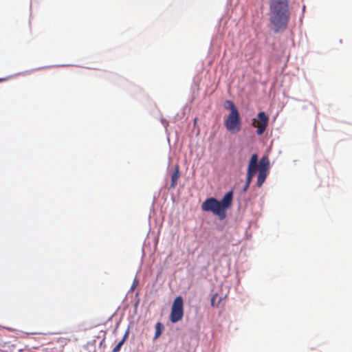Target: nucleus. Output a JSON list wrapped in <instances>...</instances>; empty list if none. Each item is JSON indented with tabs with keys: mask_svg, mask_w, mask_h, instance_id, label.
<instances>
[{
	"mask_svg": "<svg viewBox=\"0 0 352 352\" xmlns=\"http://www.w3.org/2000/svg\"><path fill=\"white\" fill-rule=\"evenodd\" d=\"M155 332L153 339L157 340L162 334L164 329V327L162 322H157L155 324Z\"/></svg>",
	"mask_w": 352,
	"mask_h": 352,
	"instance_id": "9d476101",
	"label": "nucleus"
},
{
	"mask_svg": "<svg viewBox=\"0 0 352 352\" xmlns=\"http://www.w3.org/2000/svg\"><path fill=\"white\" fill-rule=\"evenodd\" d=\"M226 129L232 134L236 133L241 131V122L239 111L229 113L224 122Z\"/></svg>",
	"mask_w": 352,
	"mask_h": 352,
	"instance_id": "7ed1b4c3",
	"label": "nucleus"
},
{
	"mask_svg": "<svg viewBox=\"0 0 352 352\" xmlns=\"http://www.w3.org/2000/svg\"><path fill=\"white\" fill-rule=\"evenodd\" d=\"M8 79V78H0V82H3V81H6Z\"/></svg>",
	"mask_w": 352,
	"mask_h": 352,
	"instance_id": "dca6fc26",
	"label": "nucleus"
},
{
	"mask_svg": "<svg viewBox=\"0 0 352 352\" xmlns=\"http://www.w3.org/2000/svg\"><path fill=\"white\" fill-rule=\"evenodd\" d=\"M179 177H180L179 168V166L177 165L175 167L174 173L171 175V183L170 185V188H174L177 186V181H178Z\"/></svg>",
	"mask_w": 352,
	"mask_h": 352,
	"instance_id": "1a4fd4ad",
	"label": "nucleus"
},
{
	"mask_svg": "<svg viewBox=\"0 0 352 352\" xmlns=\"http://www.w3.org/2000/svg\"><path fill=\"white\" fill-rule=\"evenodd\" d=\"M224 107L227 109H230V113H232V111H234V112L239 111L236 107L234 104V102L230 100H226L225 102Z\"/></svg>",
	"mask_w": 352,
	"mask_h": 352,
	"instance_id": "ddd939ff",
	"label": "nucleus"
},
{
	"mask_svg": "<svg viewBox=\"0 0 352 352\" xmlns=\"http://www.w3.org/2000/svg\"><path fill=\"white\" fill-rule=\"evenodd\" d=\"M129 333L126 331L122 339L116 344V346L113 349L112 352H119L125 340L128 338Z\"/></svg>",
	"mask_w": 352,
	"mask_h": 352,
	"instance_id": "9b49d317",
	"label": "nucleus"
},
{
	"mask_svg": "<svg viewBox=\"0 0 352 352\" xmlns=\"http://www.w3.org/2000/svg\"><path fill=\"white\" fill-rule=\"evenodd\" d=\"M258 156L256 154H253L250 158L249 162L248 172H247V177L250 179H252L254 176L255 175L256 170H258Z\"/></svg>",
	"mask_w": 352,
	"mask_h": 352,
	"instance_id": "423d86ee",
	"label": "nucleus"
},
{
	"mask_svg": "<svg viewBox=\"0 0 352 352\" xmlns=\"http://www.w3.org/2000/svg\"><path fill=\"white\" fill-rule=\"evenodd\" d=\"M269 20L274 32H282L290 19L289 0H269Z\"/></svg>",
	"mask_w": 352,
	"mask_h": 352,
	"instance_id": "f257e3e1",
	"label": "nucleus"
},
{
	"mask_svg": "<svg viewBox=\"0 0 352 352\" xmlns=\"http://www.w3.org/2000/svg\"><path fill=\"white\" fill-rule=\"evenodd\" d=\"M218 294H214L212 298H211V305L212 307H217L219 306V304L220 303V302L221 301V298L219 299V302L217 304H215V299L217 297Z\"/></svg>",
	"mask_w": 352,
	"mask_h": 352,
	"instance_id": "4468645a",
	"label": "nucleus"
},
{
	"mask_svg": "<svg viewBox=\"0 0 352 352\" xmlns=\"http://www.w3.org/2000/svg\"><path fill=\"white\" fill-rule=\"evenodd\" d=\"M258 168V171L267 173L270 168V162L267 157L264 156L260 160Z\"/></svg>",
	"mask_w": 352,
	"mask_h": 352,
	"instance_id": "6e6552de",
	"label": "nucleus"
},
{
	"mask_svg": "<svg viewBox=\"0 0 352 352\" xmlns=\"http://www.w3.org/2000/svg\"><path fill=\"white\" fill-rule=\"evenodd\" d=\"M267 173H265V172H260L258 171V177H257V186L258 187H261L263 184L264 183L266 177H267Z\"/></svg>",
	"mask_w": 352,
	"mask_h": 352,
	"instance_id": "f8f14e48",
	"label": "nucleus"
},
{
	"mask_svg": "<svg viewBox=\"0 0 352 352\" xmlns=\"http://www.w3.org/2000/svg\"><path fill=\"white\" fill-rule=\"evenodd\" d=\"M201 210L205 212H211L217 215L221 219L225 218V211L222 210L220 206V201L215 198L211 197L206 199L201 204Z\"/></svg>",
	"mask_w": 352,
	"mask_h": 352,
	"instance_id": "f03ea898",
	"label": "nucleus"
},
{
	"mask_svg": "<svg viewBox=\"0 0 352 352\" xmlns=\"http://www.w3.org/2000/svg\"><path fill=\"white\" fill-rule=\"evenodd\" d=\"M184 316V300L182 296L175 298L171 307L170 320L175 323L181 320Z\"/></svg>",
	"mask_w": 352,
	"mask_h": 352,
	"instance_id": "20e7f679",
	"label": "nucleus"
},
{
	"mask_svg": "<svg viewBox=\"0 0 352 352\" xmlns=\"http://www.w3.org/2000/svg\"><path fill=\"white\" fill-rule=\"evenodd\" d=\"M269 117L264 111H261L257 115V118L252 120V126L257 129L256 133L262 135L268 125Z\"/></svg>",
	"mask_w": 352,
	"mask_h": 352,
	"instance_id": "39448f33",
	"label": "nucleus"
},
{
	"mask_svg": "<svg viewBox=\"0 0 352 352\" xmlns=\"http://www.w3.org/2000/svg\"><path fill=\"white\" fill-rule=\"evenodd\" d=\"M251 181H252V179H249L247 177V179H246V182H245V186H244V188H243V191H244V192H246V191L248 190V188H249V186H250V183H251Z\"/></svg>",
	"mask_w": 352,
	"mask_h": 352,
	"instance_id": "2eb2a0df",
	"label": "nucleus"
},
{
	"mask_svg": "<svg viewBox=\"0 0 352 352\" xmlns=\"http://www.w3.org/2000/svg\"><path fill=\"white\" fill-rule=\"evenodd\" d=\"M232 196V191L228 192L223 197L221 201H220V206L223 211L226 212V210L231 205Z\"/></svg>",
	"mask_w": 352,
	"mask_h": 352,
	"instance_id": "0eeeda50",
	"label": "nucleus"
}]
</instances>
